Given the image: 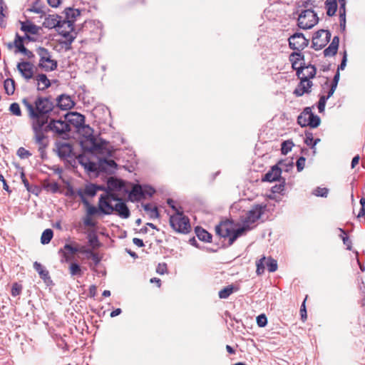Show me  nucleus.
<instances>
[{
    "label": "nucleus",
    "instance_id": "1",
    "mask_svg": "<svg viewBox=\"0 0 365 365\" xmlns=\"http://www.w3.org/2000/svg\"><path fill=\"white\" fill-rule=\"evenodd\" d=\"M65 117L69 125H73L79 131L82 129L85 132V137L91 144L89 148L84 147L85 149L108 157L113 156V149L108 147V143L106 140L103 139H100L99 141L97 140L93 135V130L89 125H85V116L83 115L73 112L66 114Z\"/></svg>",
    "mask_w": 365,
    "mask_h": 365
},
{
    "label": "nucleus",
    "instance_id": "2",
    "mask_svg": "<svg viewBox=\"0 0 365 365\" xmlns=\"http://www.w3.org/2000/svg\"><path fill=\"white\" fill-rule=\"evenodd\" d=\"M22 103L28 111V116L31 120L50 118L51 113L55 108V102L51 97L38 96L34 103L29 101L27 98L22 99Z\"/></svg>",
    "mask_w": 365,
    "mask_h": 365
},
{
    "label": "nucleus",
    "instance_id": "3",
    "mask_svg": "<svg viewBox=\"0 0 365 365\" xmlns=\"http://www.w3.org/2000/svg\"><path fill=\"white\" fill-rule=\"evenodd\" d=\"M76 193L86 207V215L83 219L84 225L90 227H96V222L93 220L92 217L97 213H94L91 210L96 207L92 205L86 197V196L93 197L96 195V184L88 183L85 185L84 189H78Z\"/></svg>",
    "mask_w": 365,
    "mask_h": 365
},
{
    "label": "nucleus",
    "instance_id": "4",
    "mask_svg": "<svg viewBox=\"0 0 365 365\" xmlns=\"http://www.w3.org/2000/svg\"><path fill=\"white\" fill-rule=\"evenodd\" d=\"M103 197L98 199V207H93L91 211L94 213L103 214L105 215H111L115 212L120 217L127 219L130 215V212L125 202L122 200L115 205L108 204L103 200Z\"/></svg>",
    "mask_w": 365,
    "mask_h": 365
},
{
    "label": "nucleus",
    "instance_id": "5",
    "mask_svg": "<svg viewBox=\"0 0 365 365\" xmlns=\"http://www.w3.org/2000/svg\"><path fill=\"white\" fill-rule=\"evenodd\" d=\"M170 225L175 231L179 233L187 234L191 229L189 218L183 215V211H178L171 215Z\"/></svg>",
    "mask_w": 365,
    "mask_h": 365
},
{
    "label": "nucleus",
    "instance_id": "6",
    "mask_svg": "<svg viewBox=\"0 0 365 365\" xmlns=\"http://www.w3.org/2000/svg\"><path fill=\"white\" fill-rule=\"evenodd\" d=\"M36 53L39 56L38 67L42 70L49 72L57 68L58 62L51 59V52L46 48L39 46L36 49Z\"/></svg>",
    "mask_w": 365,
    "mask_h": 365
},
{
    "label": "nucleus",
    "instance_id": "7",
    "mask_svg": "<svg viewBox=\"0 0 365 365\" xmlns=\"http://www.w3.org/2000/svg\"><path fill=\"white\" fill-rule=\"evenodd\" d=\"M297 20L299 28L309 29L318 23L319 18L312 9H301Z\"/></svg>",
    "mask_w": 365,
    "mask_h": 365
},
{
    "label": "nucleus",
    "instance_id": "8",
    "mask_svg": "<svg viewBox=\"0 0 365 365\" xmlns=\"http://www.w3.org/2000/svg\"><path fill=\"white\" fill-rule=\"evenodd\" d=\"M58 25L57 26L56 31L60 35L66 38L65 44L66 48H71V44L74 41L76 36L71 33L74 31V26L72 25L71 21H67L65 19H60Z\"/></svg>",
    "mask_w": 365,
    "mask_h": 365
},
{
    "label": "nucleus",
    "instance_id": "9",
    "mask_svg": "<svg viewBox=\"0 0 365 365\" xmlns=\"http://www.w3.org/2000/svg\"><path fill=\"white\" fill-rule=\"evenodd\" d=\"M155 192V189L149 185L143 186L139 184H135L129 192L128 197L130 201L138 202L141 199L145 198L146 195L152 197Z\"/></svg>",
    "mask_w": 365,
    "mask_h": 365
},
{
    "label": "nucleus",
    "instance_id": "10",
    "mask_svg": "<svg viewBox=\"0 0 365 365\" xmlns=\"http://www.w3.org/2000/svg\"><path fill=\"white\" fill-rule=\"evenodd\" d=\"M331 33L329 30L320 29L316 31L312 37V48L315 51L323 48L331 39Z\"/></svg>",
    "mask_w": 365,
    "mask_h": 365
},
{
    "label": "nucleus",
    "instance_id": "11",
    "mask_svg": "<svg viewBox=\"0 0 365 365\" xmlns=\"http://www.w3.org/2000/svg\"><path fill=\"white\" fill-rule=\"evenodd\" d=\"M41 123H36L34 125L32 130L34 132V140L35 143L38 145V151L43 154L45 149L48 145V137L41 133Z\"/></svg>",
    "mask_w": 365,
    "mask_h": 365
},
{
    "label": "nucleus",
    "instance_id": "12",
    "mask_svg": "<svg viewBox=\"0 0 365 365\" xmlns=\"http://www.w3.org/2000/svg\"><path fill=\"white\" fill-rule=\"evenodd\" d=\"M309 42L302 33H295L289 38V46L292 50L302 51L309 45Z\"/></svg>",
    "mask_w": 365,
    "mask_h": 365
},
{
    "label": "nucleus",
    "instance_id": "13",
    "mask_svg": "<svg viewBox=\"0 0 365 365\" xmlns=\"http://www.w3.org/2000/svg\"><path fill=\"white\" fill-rule=\"evenodd\" d=\"M265 208L266 205H254L251 210L247 212L243 222L246 225L255 223L257 220L260 218L262 215L264 213Z\"/></svg>",
    "mask_w": 365,
    "mask_h": 365
},
{
    "label": "nucleus",
    "instance_id": "14",
    "mask_svg": "<svg viewBox=\"0 0 365 365\" xmlns=\"http://www.w3.org/2000/svg\"><path fill=\"white\" fill-rule=\"evenodd\" d=\"M17 70L21 73L23 78L26 80H30L34 78V66L32 63L27 61L19 62L16 65Z\"/></svg>",
    "mask_w": 365,
    "mask_h": 365
},
{
    "label": "nucleus",
    "instance_id": "15",
    "mask_svg": "<svg viewBox=\"0 0 365 365\" xmlns=\"http://www.w3.org/2000/svg\"><path fill=\"white\" fill-rule=\"evenodd\" d=\"M55 145L57 155L61 159H66L67 158L71 157L73 147L70 143L56 142Z\"/></svg>",
    "mask_w": 365,
    "mask_h": 365
},
{
    "label": "nucleus",
    "instance_id": "16",
    "mask_svg": "<svg viewBox=\"0 0 365 365\" xmlns=\"http://www.w3.org/2000/svg\"><path fill=\"white\" fill-rule=\"evenodd\" d=\"M215 232L217 235L221 237L226 238L230 237L232 232V223L230 220L222 221L216 225Z\"/></svg>",
    "mask_w": 365,
    "mask_h": 365
},
{
    "label": "nucleus",
    "instance_id": "17",
    "mask_svg": "<svg viewBox=\"0 0 365 365\" xmlns=\"http://www.w3.org/2000/svg\"><path fill=\"white\" fill-rule=\"evenodd\" d=\"M53 133L57 135H62L71 131V125L64 120L51 118Z\"/></svg>",
    "mask_w": 365,
    "mask_h": 365
},
{
    "label": "nucleus",
    "instance_id": "18",
    "mask_svg": "<svg viewBox=\"0 0 365 365\" xmlns=\"http://www.w3.org/2000/svg\"><path fill=\"white\" fill-rule=\"evenodd\" d=\"M56 101L55 107L57 106L64 110H69L75 106V103L71 98L66 94H61L58 96Z\"/></svg>",
    "mask_w": 365,
    "mask_h": 365
},
{
    "label": "nucleus",
    "instance_id": "19",
    "mask_svg": "<svg viewBox=\"0 0 365 365\" xmlns=\"http://www.w3.org/2000/svg\"><path fill=\"white\" fill-rule=\"evenodd\" d=\"M282 168H279L278 165L272 166L262 178V180L264 182H274L281 181Z\"/></svg>",
    "mask_w": 365,
    "mask_h": 365
},
{
    "label": "nucleus",
    "instance_id": "20",
    "mask_svg": "<svg viewBox=\"0 0 365 365\" xmlns=\"http://www.w3.org/2000/svg\"><path fill=\"white\" fill-rule=\"evenodd\" d=\"M34 269L38 273L40 278L47 286L53 284L48 271L46 269L41 263L35 262L34 263Z\"/></svg>",
    "mask_w": 365,
    "mask_h": 365
},
{
    "label": "nucleus",
    "instance_id": "21",
    "mask_svg": "<svg viewBox=\"0 0 365 365\" xmlns=\"http://www.w3.org/2000/svg\"><path fill=\"white\" fill-rule=\"evenodd\" d=\"M21 24V30L26 34L36 35L39 34L41 28L38 26L35 25L31 21L27 20L26 21H19Z\"/></svg>",
    "mask_w": 365,
    "mask_h": 365
},
{
    "label": "nucleus",
    "instance_id": "22",
    "mask_svg": "<svg viewBox=\"0 0 365 365\" xmlns=\"http://www.w3.org/2000/svg\"><path fill=\"white\" fill-rule=\"evenodd\" d=\"M118 166L117 163L111 159L101 158L98 160L99 172H110V169H115Z\"/></svg>",
    "mask_w": 365,
    "mask_h": 365
},
{
    "label": "nucleus",
    "instance_id": "23",
    "mask_svg": "<svg viewBox=\"0 0 365 365\" xmlns=\"http://www.w3.org/2000/svg\"><path fill=\"white\" fill-rule=\"evenodd\" d=\"M306 78L301 79L297 88H295L293 93L296 96H302L304 93H309L311 92V88L312 86V82H306Z\"/></svg>",
    "mask_w": 365,
    "mask_h": 365
},
{
    "label": "nucleus",
    "instance_id": "24",
    "mask_svg": "<svg viewBox=\"0 0 365 365\" xmlns=\"http://www.w3.org/2000/svg\"><path fill=\"white\" fill-rule=\"evenodd\" d=\"M36 123H41V133L46 135L49 131L53 132L51 118H43V119H39L36 120H31V128H34V125Z\"/></svg>",
    "mask_w": 365,
    "mask_h": 365
},
{
    "label": "nucleus",
    "instance_id": "25",
    "mask_svg": "<svg viewBox=\"0 0 365 365\" xmlns=\"http://www.w3.org/2000/svg\"><path fill=\"white\" fill-rule=\"evenodd\" d=\"M339 37L336 36L332 38V41L329 46L324 50V56L326 57L335 56L339 48Z\"/></svg>",
    "mask_w": 365,
    "mask_h": 365
},
{
    "label": "nucleus",
    "instance_id": "26",
    "mask_svg": "<svg viewBox=\"0 0 365 365\" xmlns=\"http://www.w3.org/2000/svg\"><path fill=\"white\" fill-rule=\"evenodd\" d=\"M250 230H251L250 225H246L244 222L242 227L236 230L232 228V232L231 233L230 237L229 238V245H232L238 237L243 235L247 231Z\"/></svg>",
    "mask_w": 365,
    "mask_h": 365
},
{
    "label": "nucleus",
    "instance_id": "27",
    "mask_svg": "<svg viewBox=\"0 0 365 365\" xmlns=\"http://www.w3.org/2000/svg\"><path fill=\"white\" fill-rule=\"evenodd\" d=\"M107 185L110 190L120 191L125 187V182L123 180L110 177L108 179Z\"/></svg>",
    "mask_w": 365,
    "mask_h": 365
},
{
    "label": "nucleus",
    "instance_id": "28",
    "mask_svg": "<svg viewBox=\"0 0 365 365\" xmlns=\"http://www.w3.org/2000/svg\"><path fill=\"white\" fill-rule=\"evenodd\" d=\"M35 79L37 81L38 91H44L51 86L50 80L44 73L38 74L35 76Z\"/></svg>",
    "mask_w": 365,
    "mask_h": 365
},
{
    "label": "nucleus",
    "instance_id": "29",
    "mask_svg": "<svg viewBox=\"0 0 365 365\" xmlns=\"http://www.w3.org/2000/svg\"><path fill=\"white\" fill-rule=\"evenodd\" d=\"M61 19V16L58 15H48L43 23V26L48 29H56L57 26L58 25L59 20Z\"/></svg>",
    "mask_w": 365,
    "mask_h": 365
},
{
    "label": "nucleus",
    "instance_id": "30",
    "mask_svg": "<svg viewBox=\"0 0 365 365\" xmlns=\"http://www.w3.org/2000/svg\"><path fill=\"white\" fill-rule=\"evenodd\" d=\"M195 234L198 239L201 241L210 242L212 240V235L209 233L207 230L203 229L201 227H196L195 229Z\"/></svg>",
    "mask_w": 365,
    "mask_h": 365
},
{
    "label": "nucleus",
    "instance_id": "31",
    "mask_svg": "<svg viewBox=\"0 0 365 365\" xmlns=\"http://www.w3.org/2000/svg\"><path fill=\"white\" fill-rule=\"evenodd\" d=\"M101 197L104 199V202H107L108 204H111L112 201H116L118 202L123 200L118 194L114 192V191L110 190H107V193L101 195L99 199Z\"/></svg>",
    "mask_w": 365,
    "mask_h": 365
},
{
    "label": "nucleus",
    "instance_id": "32",
    "mask_svg": "<svg viewBox=\"0 0 365 365\" xmlns=\"http://www.w3.org/2000/svg\"><path fill=\"white\" fill-rule=\"evenodd\" d=\"M64 12L66 15L65 19L71 21L72 25H73L76 18L81 15V11L78 9L71 7L66 8Z\"/></svg>",
    "mask_w": 365,
    "mask_h": 365
},
{
    "label": "nucleus",
    "instance_id": "33",
    "mask_svg": "<svg viewBox=\"0 0 365 365\" xmlns=\"http://www.w3.org/2000/svg\"><path fill=\"white\" fill-rule=\"evenodd\" d=\"M304 73H302V79L305 78L306 82H312L309 79L314 78L317 73V68L315 66L312 64H305Z\"/></svg>",
    "mask_w": 365,
    "mask_h": 365
},
{
    "label": "nucleus",
    "instance_id": "34",
    "mask_svg": "<svg viewBox=\"0 0 365 365\" xmlns=\"http://www.w3.org/2000/svg\"><path fill=\"white\" fill-rule=\"evenodd\" d=\"M325 8L327 16H333L337 10V0H326Z\"/></svg>",
    "mask_w": 365,
    "mask_h": 365
},
{
    "label": "nucleus",
    "instance_id": "35",
    "mask_svg": "<svg viewBox=\"0 0 365 365\" xmlns=\"http://www.w3.org/2000/svg\"><path fill=\"white\" fill-rule=\"evenodd\" d=\"M142 206L144 210L149 214L150 218L155 219L159 217L160 214L156 206L152 207L150 203L143 204Z\"/></svg>",
    "mask_w": 365,
    "mask_h": 365
},
{
    "label": "nucleus",
    "instance_id": "36",
    "mask_svg": "<svg viewBox=\"0 0 365 365\" xmlns=\"http://www.w3.org/2000/svg\"><path fill=\"white\" fill-rule=\"evenodd\" d=\"M4 88L7 95L11 96L15 91V81L13 78H8L4 82Z\"/></svg>",
    "mask_w": 365,
    "mask_h": 365
},
{
    "label": "nucleus",
    "instance_id": "37",
    "mask_svg": "<svg viewBox=\"0 0 365 365\" xmlns=\"http://www.w3.org/2000/svg\"><path fill=\"white\" fill-rule=\"evenodd\" d=\"M237 290L233 284L228 285L223 289H222L219 293V297L220 299H227L228 298L233 292L234 291Z\"/></svg>",
    "mask_w": 365,
    "mask_h": 365
},
{
    "label": "nucleus",
    "instance_id": "38",
    "mask_svg": "<svg viewBox=\"0 0 365 365\" xmlns=\"http://www.w3.org/2000/svg\"><path fill=\"white\" fill-rule=\"evenodd\" d=\"M53 236V232L51 229H46L41 237V242L43 245L48 244L52 240Z\"/></svg>",
    "mask_w": 365,
    "mask_h": 365
},
{
    "label": "nucleus",
    "instance_id": "39",
    "mask_svg": "<svg viewBox=\"0 0 365 365\" xmlns=\"http://www.w3.org/2000/svg\"><path fill=\"white\" fill-rule=\"evenodd\" d=\"M320 118L317 115H315L314 113L311 114V115L308 117V126H309L312 128H317L320 125Z\"/></svg>",
    "mask_w": 365,
    "mask_h": 365
},
{
    "label": "nucleus",
    "instance_id": "40",
    "mask_svg": "<svg viewBox=\"0 0 365 365\" xmlns=\"http://www.w3.org/2000/svg\"><path fill=\"white\" fill-rule=\"evenodd\" d=\"M69 272L71 276H81L82 272L80 265L76 262L71 263Z\"/></svg>",
    "mask_w": 365,
    "mask_h": 365
},
{
    "label": "nucleus",
    "instance_id": "41",
    "mask_svg": "<svg viewBox=\"0 0 365 365\" xmlns=\"http://www.w3.org/2000/svg\"><path fill=\"white\" fill-rule=\"evenodd\" d=\"M293 146L294 143L292 140H288L283 141L281 145L282 154L287 155L289 152L292 150Z\"/></svg>",
    "mask_w": 365,
    "mask_h": 365
},
{
    "label": "nucleus",
    "instance_id": "42",
    "mask_svg": "<svg viewBox=\"0 0 365 365\" xmlns=\"http://www.w3.org/2000/svg\"><path fill=\"white\" fill-rule=\"evenodd\" d=\"M76 246H73V244H65L64 246L61 249H64V251L68 252L70 255H74L78 252V245L76 242H73Z\"/></svg>",
    "mask_w": 365,
    "mask_h": 365
},
{
    "label": "nucleus",
    "instance_id": "43",
    "mask_svg": "<svg viewBox=\"0 0 365 365\" xmlns=\"http://www.w3.org/2000/svg\"><path fill=\"white\" fill-rule=\"evenodd\" d=\"M18 53H21L26 56L29 59H32L35 57L34 53L26 48L24 44H21L20 46L18 47Z\"/></svg>",
    "mask_w": 365,
    "mask_h": 365
},
{
    "label": "nucleus",
    "instance_id": "44",
    "mask_svg": "<svg viewBox=\"0 0 365 365\" xmlns=\"http://www.w3.org/2000/svg\"><path fill=\"white\" fill-rule=\"evenodd\" d=\"M329 193V189L327 187H317L312 192V194L317 197H327Z\"/></svg>",
    "mask_w": 365,
    "mask_h": 365
},
{
    "label": "nucleus",
    "instance_id": "45",
    "mask_svg": "<svg viewBox=\"0 0 365 365\" xmlns=\"http://www.w3.org/2000/svg\"><path fill=\"white\" fill-rule=\"evenodd\" d=\"M16 38L20 44H24L26 41H35L36 39L30 36L29 34H26L24 36H20L18 33L16 34Z\"/></svg>",
    "mask_w": 365,
    "mask_h": 365
},
{
    "label": "nucleus",
    "instance_id": "46",
    "mask_svg": "<svg viewBox=\"0 0 365 365\" xmlns=\"http://www.w3.org/2000/svg\"><path fill=\"white\" fill-rule=\"evenodd\" d=\"M266 264L268 271L270 272H274L277 269V262L272 258H269Z\"/></svg>",
    "mask_w": 365,
    "mask_h": 365
},
{
    "label": "nucleus",
    "instance_id": "47",
    "mask_svg": "<svg viewBox=\"0 0 365 365\" xmlns=\"http://www.w3.org/2000/svg\"><path fill=\"white\" fill-rule=\"evenodd\" d=\"M266 258L263 257L256 262L257 270L256 272L258 275L262 274L264 272V261Z\"/></svg>",
    "mask_w": 365,
    "mask_h": 365
},
{
    "label": "nucleus",
    "instance_id": "48",
    "mask_svg": "<svg viewBox=\"0 0 365 365\" xmlns=\"http://www.w3.org/2000/svg\"><path fill=\"white\" fill-rule=\"evenodd\" d=\"M9 111L14 115H16V116L21 115V110L20 108L19 103H12L10 105Z\"/></svg>",
    "mask_w": 365,
    "mask_h": 365
},
{
    "label": "nucleus",
    "instance_id": "49",
    "mask_svg": "<svg viewBox=\"0 0 365 365\" xmlns=\"http://www.w3.org/2000/svg\"><path fill=\"white\" fill-rule=\"evenodd\" d=\"M22 285L17 283V282H14L13 284H12V287H11V294L13 297H17L19 296L21 291H22Z\"/></svg>",
    "mask_w": 365,
    "mask_h": 365
},
{
    "label": "nucleus",
    "instance_id": "50",
    "mask_svg": "<svg viewBox=\"0 0 365 365\" xmlns=\"http://www.w3.org/2000/svg\"><path fill=\"white\" fill-rule=\"evenodd\" d=\"M84 168L88 171V172H90V173H94V172H97L98 171L99 172V168H98V163L96 164L93 162H91V161H88L86 163V166L84 167Z\"/></svg>",
    "mask_w": 365,
    "mask_h": 365
},
{
    "label": "nucleus",
    "instance_id": "51",
    "mask_svg": "<svg viewBox=\"0 0 365 365\" xmlns=\"http://www.w3.org/2000/svg\"><path fill=\"white\" fill-rule=\"evenodd\" d=\"M58 254L61 255V262L65 263L68 262L71 260V255L68 252L64 251V249H60L58 250Z\"/></svg>",
    "mask_w": 365,
    "mask_h": 365
},
{
    "label": "nucleus",
    "instance_id": "52",
    "mask_svg": "<svg viewBox=\"0 0 365 365\" xmlns=\"http://www.w3.org/2000/svg\"><path fill=\"white\" fill-rule=\"evenodd\" d=\"M278 165H280L282 168H284L286 172H289V170L293 167V159L280 160Z\"/></svg>",
    "mask_w": 365,
    "mask_h": 365
},
{
    "label": "nucleus",
    "instance_id": "53",
    "mask_svg": "<svg viewBox=\"0 0 365 365\" xmlns=\"http://www.w3.org/2000/svg\"><path fill=\"white\" fill-rule=\"evenodd\" d=\"M279 182L280 183L279 185H276L272 187V192L273 193H280L284 190L285 180L284 178H282L281 181Z\"/></svg>",
    "mask_w": 365,
    "mask_h": 365
},
{
    "label": "nucleus",
    "instance_id": "54",
    "mask_svg": "<svg viewBox=\"0 0 365 365\" xmlns=\"http://www.w3.org/2000/svg\"><path fill=\"white\" fill-rule=\"evenodd\" d=\"M88 243L93 249H96V248H98L100 247V242L98 240V237L96 235H94L93 236H89Z\"/></svg>",
    "mask_w": 365,
    "mask_h": 365
},
{
    "label": "nucleus",
    "instance_id": "55",
    "mask_svg": "<svg viewBox=\"0 0 365 365\" xmlns=\"http://www.w3.org/2000/svg\"><path fill=\"white\" fill-rule=\"evenodd\" d=\"M17 155L21 159H25L30 157L31 153L24 148L21 147L17 150Z\"/></svg>",
    "mask_w": 365,
    "mask_h": 365
},
{
    "label": "nucleus",
    "instance_id": "56",
    "mask_svg": "<svg viewBox=\"0 0 365 365\" xmlns=\"http://www.w3.org/2000/svg\"><path fill=\"white\" fill-rule=\"evenodd\" d=\"M257 324L259 327H264L267 324V318L264 314H261L257 317Z\"/></svg>",
    "mask_w": 365,
    "mask_h": 365
},
{
    "label": "nucleus",
    "instance_id": "57",
    "mask_svg": "<svg viewBox=\"0 0 365 365\" xmlns=\"http://www.w3.org/2000/svg\"><path fill=\"white\" fill-rule=\"evenodd\" d=\"M20 43H19L16 36H15L14 41L13 42H9L6 43V46L9 50H11L15 48L14 53H18V47L20 46Z\"/></svg>",
    "mask_w": 365,
    "mask_h": 365
},
{
    "label": "nucleus",
    "instance_id": "58",
    "mask_svg": "<svg viewBox=\"0 0 365 365\" xmlns=\"http://www.w3.org/2000/svg\"><path fill=\"white\" fill-rule=\"evenodd\" d=\"M60 186L58 182H51L46 185V189L51 191L53 193H56L59 191Z\"/></svg>",
    "mask_w": 365,
    "mask_h": 365
},
{
    "label": "nucleus",
    "instance_id": "59",
    "mask_svg": "<svg viewBox=\"0 0 365 365\" xmlns=\"http://www.w3.org/2000/svg\"><path fill=\"white\" fill-rule=\"evenodd\" d=\"M79 253H82V254H85L86 257L88 259H90V257L91 256V255L94 252H93L90 249H88L86 246L84 245H79L78 246V252Z\"/></svg>",
    "mask_w": 365,
    "mask_h": 365
},
{
    "label": "nucleus",
    "instance_id": "60",
    "mask_svg": "<svg viewBox=\"0 0 365 365\" xmlns=\"http://www.w3.org/2000/svg\"><path fill=\"white\" fill-rule=\"evenodd\" d=\"M307 123H308V117L300 113V115L297 117V123L301 127H307V126H308Z\"/></svg>",
    "mask_w": 365,
    "mask_h": 365
},
{
    "label": "nucleus",
    "instance_id": "61",
    "mask_svg": "<svg viewBox=\"0 0 365 365\" xmlns=\"http://www.w3.org/2000/svg\"><path fill=\"white\" fill-rule=\"evenodd\" d=\"M313 140H314V138H313L312 133H311L309 131H306L305 132L304 143L307 145L310 146L312 148Z\"/></svg>",
    "mask_w": 365,
    "mask_h": 365
},
{
    "label": "nucleus",
    "instance_id": "62",
    "mask_svg": "<svg viewBox=\"0 0 365 365\" xmlns=\"http://www.w3.org/2000/svg\"><path fill=\"white\" fill-rule=\"evenodd\" d=\"M327 98H325V96H322L318 102V110L319 113H322L324 110L326 102L327 101Z\"/></svg>",
    "mask_w": 365,
    "mask_h": 365
},
{
    "label": "nucleus",
    "instance_id": "63",
    "mask_svg": "<svg viewBox=\"0 0 365 365\" xmlns=\"http://www.w3.org/2000/svg\"><path fill=\"white\" fill-rule=\"evenodd\" d=\"M306 158L303 156H301L298 158L297 161V169L298 172H301L305 165Z\"/></svg>",
    "mask_w": 365,
    "mask_h": 365
},
{
    "label": "nucleus",
    "instance_id": "64",
    "mask_svg": "<svg viewBox=\"0 0 365 365\" xmlns=\"http://www.w3.org/2000/svg\"><path fill=\"white\" fill-rule=\"evenodd\" d=\"M359 202L361 205V207L358 214L357 217H365V199L361 198Z\"/></svg>",
    "mask_w": 365,
    "mask_h": 365
}]
</instances>
